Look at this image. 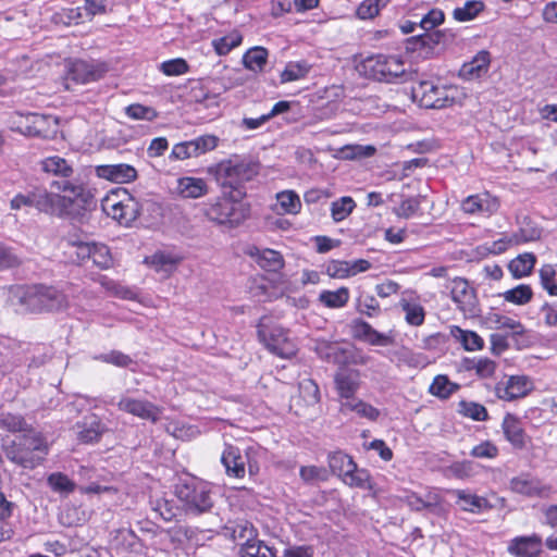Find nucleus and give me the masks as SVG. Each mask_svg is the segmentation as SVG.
<instances>
[{"label": "nucleus", "mask_w": 557, "mask_h": 557, "mask_svg": "<svg viewBox=\"0 0 557 557\" xmlns=\"http://www.w3.org/2000/svg\"><path fill=\"white\" fill-rule=\"evenodd\" d=\"M5 457L24 469L40 466L50 451V444L42 432L34 428L3 445Z\"/></svg>", "instance_id": "obj_1"}, {"label": "nucleus", "mask_w": 557, "mask_h": 557, "mask_svg": "<svg viewBox=\"0 0 557 557\" xmlns=\"http://www.w3.org/2000/svg\"><path fill=\"white\" fill-rule=\"evenodd\" d=\"M259 162L250 157L234 154L219 162L212 169V173L223 190L233 193L237 198H244L245 183L251 181L259 173Z\"/></svg>", "instance_id": "obj_2"}, {"label": "nucleus", "mask_w": 557, "mask_h": 557, "mask_svg": "<svg viewBox=\"0 0 557 557\" xmlns=\"http://www.w3.org/2000/svg\"><path fill=\"white\" fill-rule=\"evenodd\" d=\"M233 193L222 191V196L209 200L205 205L203 213L211 222L225 228H234L248 216L249 210Z\"/></svg>", "instance_id": "obj_3"}, {"label": "nucleus", "mask_w": 557, "mask_h": 557, "mask_svg": "<svg viewBox=\"0 0 557 557\" xmlns=\"http://www.w3.org/2000/svg\"><path fill=\"white\" fill-rule=\"evenodd\" d=\"M175 495L187 515L209 512L214 505L211 485L196 478L181 480L175 486Z\"/></svg>", "instance_id": "obj_4"}, {"label": "nucleus", "mask_w": 557, "mask_h": 557, "mask_svg": "<svg viewBox=\"0 0 557 557\" xmlns=\"http://www.w3.org/2000/svg\"><path fill=\"white\" fill-rule=\"evenodd\" d=\"M359 72L368 78L394 83L407 76L403 60L395 55L375 54L367 57L358 65Z\"/></svg>", "instance_id": "obj_5"}, {"label": "nucleus", "mask_w": 557, "mask_h": 557, "mask_svg": "<svg viewBox=\"0 0 557 557\" xmlns=\"http://www.w3.org/2000/svg\"><path fill=\"white\" fill-rule=\"evenodd\" d=\"M456 90L453 87L436 85L431 81H421L412 86V98L426 109H442L454 103Z\"/></svg>", "instance_id": "obj_6"}, {"label": "nucleus", "mask_w": 557, "mask_h": 557, "mask_svg": "<svg viewBox=\"0 0 557 557\" xmlns=\"http://www.w3.org/2000/svg\"><path fill=\"white\" fill-rule=\"evenodd\" d=\"M52 186L62 191L60 195V215L70 214L74 210L85 209L92 202V195L83 184L66 180L54 181Z\"/></svg>", "instance_id": "obj_7"}, {"label": "nucleus", "mask_w": 557, "mask_h": 557, "mask_svg": "<svg viewBox=\"0 0 557 557\" xmlns=\"http://www.w3.org/2000/svg\"><path fill=\"white\" fill-rule=\"evenodd\" d=\"M108 72V66L99 61L75 60L67 66L65 88L71 89L74 84H88L101 79Z\"/></svg>", "instance_id": "obj_8"}, {"label": "nucleus", "mask_w": 557, "mask_h": 557, "mask_svg": "<svg viewBox=\"0 0 557 557\" xmlns=\"http://www.w3.org/2000/svg\"><path fill=\"white\" fill-rule=\"evenodd\" d=\"M258 337L272 354L282 358H290L296 352L295 345L281 326L269 327L261 320L258 324Z\"/></svg>", "instance_id": "obj_9"}, {"label": "nucleus", "mask_w": 557, "mask_h": 557, "mask_svg": "<svg viewBox=\"0 0 557 557\" xmlns=\"http://www.w3.org/2000/svg\"><path fill=\"white\" fill-rule=\"evenodd\" d=\"M450 295L458 309L467 317H476L480 313L479 300L474 288L468 281L456 277L451 282Z\"/></svg>", "instance_id": "obj_10"}, {"label": "nucleus", "mask_w": 557, "mask_h": 557, "mask_svg": "<svg viewBox=\"0 0 557 557\" xmlns=\"http://www.w3.org/2000/svg\"><path fill=\"white\" fill-rule=\"evenodd\" d=\"M533 389L532 381L525 375H512L495 385L497 398L512 401L525 397Z\"/></svg>", "instance_id": "obj_11"}, {"label": "nucleus", "mask_w": 557, "mask_h": 557, "mask_svg": "<svg viewBox=\"0 0 557 557\" xmlns=\"http://www.w3.org/2000/svg\"><path fill=\"white\" fill-rule=\"evenodd\" d=\"M509 488L517 494L527 497H547L552 491L549 485L544 484L539 478L529 473H521L509 481Z\"/></svg>", "instance_id": "obj_12"}, {"label": "nucleus", "mask_w": 557, "mask_h": 557, "mask_svg": "<svg viewBox=\"0 0 557 557\" xmlns=\"http://www.w3.org/2000/svg\"><path fill=\"white\" fill-rule=\"evenodd\" d=\"M498 208V199L487 191L470 195L461 202V210L470 215L490 216Z\"/></svg>", "instance_id": "obj_13"}, {"label": "nucleus", "mask_w": 557, "mask_h": 557, "mask_svg": "<svg viewBox=\"0 0 557 557\" xmlns=\"http://www.w3.org/2000/svg\"><path fill=\"white\" fill-rule=\"evenodd\" d=\"M117 408L143 420L156 423L161 414V409L146 399H136L123 396L117 403Z\"/></svg>", "instance_id": "obj_14"}, {"label": "nucleus", "mask_w": 557, "mask_h": 557, "mask_svg": "<svg viewBox=\"0 0 557 557\" xmlns=\"http://www.w3.org/2000/svg\"><path fill=\"white\" fill-rule=\"evenodd\" d=\"M58 132V121L51 115L29 113L26 115L25 134L40 138H52Z\"/></svg>", "instance_id": "obj_15"}, {"label": "nucleus", "mask_w": 557, "mask_h": 557, "mask_svg": "<svg viewBox=\"0 0 557 557\" xmlns=\"http://www.w3.org/2000/svg\"><path fill=\"white\" fill-rule=\"evenodd\" d=\"M13 297L17 299L18 305L27 312H42L40 284L17 286L13 290Z\"/></svg>", "instance_id": "obj_16"}, {"label": "nucleus", "mask_w": 557, "mask_h": 557, "mask_svg": "<svg viewBox=\"0 0 557 557\" xmlns=\"http://www.w3.org/2000/svg\"><path fill=\"white\" fill-rule=\"evenodd\" d=\"M96 174L100 178L119 184L129 183L137 177L135 168L125 163L98 165Z\"/></svg>", "instance_id": "obj_17"}, {"label": "nucleus", "mask_w": 557, "mask_h": 557, "mask_svg": "<svg viewBox=\"0 0 557 557\" xmlns=\"http://www.w3.org/2000/svg\"><path fill=\"white\" fill-rule=\"evenodd\" d=\"M445 41L446 34L444 32H425L422 35L408 38L406 50L411 52L419 51L420 54H429L435 46L444 44Z\"/></svg>", "instance_id": "obj_18"}, {"label": "nucleus", "mask_w": 557, "mask_h": 557, "mask_svg": "<svg viewBox=\"0 0 557 557\" xmlns=\"http://www.w3.org/2000/svg\"><path fill=\"white\" fill-rule=\"evenodd\" d=\"M508 550L517 557H537L542 552V539L536 534L517 536L511 540Z\"/></svg>", "instance_id": "obj_19"}, {"label": "nucleus", "mask_w": 557, "mask_h": 557, "mask_svg": "<svg viewBox=\"0 0 557 557\" xmlns=\"http://www.w3.org/2000/svg\"><path fill=\"white\" fill-rule=\"evenodd\" d=\"M221 462L225 467L227 475L237 479L244 478L246 456L242 454L238 447L226 445L221 456Z\"/></svg>", "instance_id": "obj_20"}, {"label": "nucleus", "mask_w": 557, "mask_h": 557, "mask_svg": "<svg viewBox=\"0 0 557 557\" xmlns=\"http://www.w3.org/2000/svg\"><path fill=\"white\" fill-rule=\"evenodd\" d=\"M502 429L505 438L513 448L522 449L525 447L528 436L522 428L521 421L516 416L507 413L504 417Z\"/></svg>", "instance_id": "obj_21"}, {"label": "nucleus", "mask_w": 557, "mask_h": 557, "mask_svg": "<svg viewBox=\"0 0 557 557\" xmlns=\"http://www.w3.org/2000/svg\"><path fill=\"white\" fill-rule=\"evenodd\" d=\"M247 253L265 271L278 272L284 267L283 256L273 249L250 247Z\"/></svg>", "instance_id": "obj_22"}, {"label": "nucleus", "mask_w": 557, "mask_h": 557, "mask_svg": "<svg viewBox=\"0 0 557 557\" xmlns=\"http://www.w3.org/2000/svg\"><path fill=\"white\" fill-rule=\"evenodd\" d=\"M453 495L456 497V504L463 511L481 513L492 507L486 498L465 490H455Z\"/></svg>", "instance_id": "obj_23"}, {"label": "nucleus", "mask_w": 557, "mask_h": 557, "mask_svg": "<svg viewBox=\"0 0 557 557\" xmlns=\"http://www.w3.org/2000/svg\"><path fill=\"white\" fill-rule=\"evenodd\" d=\"M490 63V52L481 50L472 58L471 61L462 64L459 75L465 79L479 78L487 72Z\"/></svg>", "instance_id": "obj_24"}, {"label": "nucleus", "mask_w": 557, "mask_h": 557, "mask_svg": "<svg viewBox=\"0 0 557 557\" xmlns=\"http://www.w3.org/2000/svg\"><path fill=\"white\" fill-rule=\"evenodd\" d=\"M177 193L183 198L196 199L208 193V185L203 178L185 176L177 180Z\"/></svg>", "instance_id": "obj_25"}, {"label": "nucleus", "mask_w": 557, "mask_h": 557, "mask_svg": "<svg viewBox=\"0 0 557 557\" xmlns=\"http://www.w3.org/2000/svg\"><path fill=\"white\" fill-rule=\"evenodd\" d=\"M44 311H60L67 307L66 295L54 286L40 284Z\"/></svg>", "instance_id": "obj_26"}, {"label": "nucleus", "mask_w": 557, "mask_h": 557, "mask_svg": "<svg viewBox=\"0 0 557 557\" xmlns=\"http://www.w3.org/2000/svg\"><path fill=\"white\" fill-rule=\"evenodd\" d=\"M34 208L41 212L60 215V195L48 193L46 189L36 188L32 190Z\"/></svg>", "instance_id": "obj_27"}, {"label": "nucleus", "mask_w": 557, "mask_h": 557, "mask_svg": "<svg viewBox=\"0 0 557 557\" xmlns=\"http://www.w3.org/2000/svg\"><path fill=\"white\" fill-rule=\"evenodd\" d=\"M110 214L121 224L128 225L139 216L140 206L134 199L119 201L112 205Z\"/></svg>", "instance_id": "obj_28"}, {"label": "nucleus", "mask_w": 557, "mask_h": 557, "mask_svg": "<svg viewBox=\"0 0 557 557\" xmlns=\"http://www.w3.org/2000/svg\"><path fill=\"white\" fill-rule=\"evenodd\" d=\"M341 479L349 487L367 491L374 490V482L369 471L363 468H358L356 462L352 465L350 471H347Z\"/></svg>", "instance_id": "obj_29"}, {"label": "nucleus", "mask_w": 557, "mask_h": 557, "mask_svg": "<svg viewBox=\"0 0 557 557\" xmlns=\"http://www.w3.org/2000/svg\"><path fill=\"white\" fill-rule=\"evenodd\" d=\"M301 201L294 190H283L276 194V212L278 214H298Z\"/></svg>", "instance_id": "obj_30"}, {"label": "nucleus", "mask_w": 557, "mask_h": 557, "mask_svg": "<svg viewBox=\"0 0 557 557\" xmlns=\"http://www.w3.org/2000/svg\"><path fill=\"white\" fill-rule=\"evenodd\" d=\"M0 429L10 433H26L33 429L24 416L10 411H0Z\"/></svg>", "instance_id": "obj_31"}, {"label": "nucleus", "mask_w": 557, "mask_h": 557, "mask_svg": "<svg viewBox=\"0 0 557 557\" xmlns=\"http://www.w3.org/2000/svg\"><path fill=\"white\" fill-rule=\"evenodd\" d=\"M149 505L157 517H160L164 521H172L180 511L173 499H168L160 495L151 496Z\"/></svg>", "instance_id": "obj_32"}, {"label": "nucleus", "mask_w": 557, "mask_h": 557, "mask_svg": "<svg viewBox=\"0 0 557 557\" xmlns=\"http://www.w3.org/2000/svg\"><path fill=\"white\" fill-rule=\"evenodd\" d=\"M450 335L468 351L480 350L484 346L483 338L473 331L462 330L454 325L450 327Z\"/></svg>", "instance_id": "obj_33"}, {"label": "nucleus", "mask_w": 557, "mask_h": 557, "mask_svg": "<svg viewBox=\"0 0 557 557\" xmlns=\"http://www.w3.org/2000/svg\"><path fill=\"white\" fill-rule=\"evenodd\" d=\"M536 262V257L532 252H524L512 259L508 269L515 278H521L531 274Z\"/></svg>", "instance_id": "obj_34"}, {"label": "nucleus", "mask_w": 557, "mask_h": 557, "mask_svg": "<svg viewBox=\"0 0 557 557\" xmlns=\"http://www.w3.org/2000/svg\"><path fill=\"white\" fill-rule=\"evenodd\" d=\"M350 293L347 287H339L337 290L324 289L319 294L318 300L326 308L338 309L347 305Z\"/></svg>", "instance_id": "obj_35"}, {"label": "nucleus", "mask_w": 557, "mask_h": 557, "mask_svg": "<svg viewBox=\"0 0 557 557\" xmlns=\"http://www.w3.org/2000/svg\"><path fill=\"white\" fill-rule=\"evenodd\" d=\"M104 429L106 428L101 423L100 419L97 416L91 414L85 418L82 430L78 433V437L84 443H95L99 441Z\"/></svg>", "instance_id": "obj_36"}, {"label": "nucleus", "mask_w": 557, "mask_h": 557, "mask_svg": "<svg viewBox=\"0 0 557 557\" xmlns=\"http://www.w3.org/2000/svg\"><path fill=\"white\" fill-rule=\"evenodd\" d=\"M399 307L405 312V321L411 326H420L425 320V310L418 301L406 298L399 300Z\"/></svg>", "instance_id": "obj_37"}, {"label": "nucleus", "mask_w": 557, "mask_h": 557, "mask_svg": "<svg viewBox=\"0 0 557 557\" xmlns=\"http://www.w3.org/2000/svg\"><path fill=\"white\" fill-rule=\"evenodd\" d=\"M47 485L62 497H67L76 488V483L62 472L50 473L47 476Z\"/></svg>", "instance_id": "obj_38"}, {"label": "nucleus", "mask_w": 557, "mask_h": 557, "mask_svg": "<svg viewBox=\"0 0 557 557\" xmlns=\"http://www.w3.org/2000/svg\"><path fill=\"white\" fill-rule=\"evenodd\" d=\"M268 62V50L253 47L243 55V64L252 72H261Z\"/></svg>", "instance_id": "obj_39"}, {"label": "nucleus", "mask_w": 557, "mask_h": 557, "mask_svg": "<svg viewBox=\"0 0 557 557\" xmlns=\"http://www.w3.org/2000/svg\"><path fill=\"white\" fill-rule=\"evenodd\" d=\"M243 41V36L238 32H232L223 37L212 40V47L216 54L226 55Z\"/></svg>", "instance_id": "obj_40"}, {"label": "nucleus", "mask_w": 557, "mask_h": 557, "mask_svg": "<svg viewBox=\"0 0 557 557\" xmlns=\"http://www.w3.org/2000/svg\"><path fill=\"white\" fill-rule=\"evenodd\" d=\"M41 169L46 173L59 175L64 178L69 177L73 172L72 168L67 164L66 160L58 156L49 157L42 160Z\"/></svg>", "instance_id": "obj_41"}, {"label": "nucleus", "mask_w": 557, "mask_h": 557, "mask_svg": "<svg viewBox=\"0 0 557 557\" xmlns=\"http://www.w3.org/2000/svg\"><path fill=\"white\" fill-rule=\"evenodd\" d=\"M458 412L474 421H486L488 419L487 409L483 405L474 401L461 400L458 404Z\"/></svg>", "instance_id": "obj_42"}, {"label": "nucleus", "mask_w": 557, "mask_h": 557, "mask_svg": "<svg viewBox=\"0 0 557 557\" xmlns=\"http://www.w3.org/2000/svg\"><path fill=\"white\" fill-rule=\"evenodd\" d=\"M310 71V65L302 61V62H288L284 69V71L281 73V83H289L299 81L307 76V74Z\"/></svg>", "instance_id": "obj_43"}, {"label": "nucleus", "mask_w": 557, "mask_h": 557, "mask_svg": "<svg viewBox=\"0 0 557 557\" xmlns=\"http://www.w3.org/2000/svg\"><path fill=\"white\" fill-rule=\"evenodd\" d=\"M335 383L342 398H351L359 387L357 377L350 373L337 374Z\"/></svg>", "instance_id": "obj_44"}, {"label": "nucleus", "mask_w": 557, "mask_h": 557, "mask_svg": "<svg viewBox=\"0 0 557 557\" xmlns=\"http://www.w3.org/2000/svg\"><path fill=\"white\" fill-rule=\"evenodd\" d=\"M459 388L446 375H437L430 385V393L438 398L446 399Z\"/></svg>", "instance_id": "obj_45"}, {"label": "nucleus", "mask_w": 557, "mask_h": 557, "mask_svg": "<svg viewBox=\"0 0 557 557\" xmlns=\"http://www.w3.org/2000/svg\"><path fill=\"white\" fill-rule=\"evenodd\" d=\"M356 202L349 196H344L331 203V215L335 222L345 220L355 209Z\"/></svg>", "instance_id": "obj_46"}, {"label": "nucleus", "mask_w": 557, "mask_h": 557, "mask_svg": "<svg viewBox=\"0 0 557 557\" xmlns=\"http://www.w3.org/2000/svg\"><path fill=\"white\" fill-rule=\"evenodd\" d=\"M484 3L480 0H469L462 7L456 8L453 16L458 22H468L473 20L482 10Z\"/></svg>", "instance_id": "obj_47"}, {"label": "nucleus", "mask_w": 557, "mask_h": 557, "mask_svg": "<svg viewBox=\"0 0 557 557\" xmlns=\"http://www.w3.org/2000/svg\"><path fill=\"white\" fill-rule=\"evenodd\" d=\"M503 297L506 301L523 306L531 301L533 297L532 288L529 285L520 284L515 288L506 290L503 294Z\"/></svg>", "instance_id": "obj_48"}, {"label": "nucleus", "mask_w": 557, "mask_h": 557, "mask_svg": "<svg viewBox=\"0 0 557 557\" xmlns=\"http://www.w3.org/2000/svg\"><path fill=\"white\" fill-rule=\"evenodd\" d=\"M354 463V459L343 451H335L329 455V466L339 478L347 473V471H350Z\"/></svg>", "instance_id": "obj_49"}, {"label": "nucleus", "mask_w": 557, "mask_h": 557, "mask_svg": "<svg viewBox=\"0 0 557 557\" xmlns=\"http://www.w3.org/2000/svg\"><path fill=\"white\" fill-rule=\"evenodd\" d=\"M394 356L399 364H406L411 368L423 367L426 364V357L424 355L413 352L406 347H401L394 351Z\"/></svg>", "instance_id": "obj_50"}, {"label": "nucleus", "mask_w": 557, "mask_h": 557, "mask_svg": "<svg viewBox=\"0 0 557 557\" xmlns=\"http://www.w3.org/2000/svg\"><path fill=\"white\" fill-rule=\"evenodd\" d=\"M242 557H274L273 550L260 541L247 542L240 548Z\"/></svg>", "instance_id": "obj_51"}, {"label": "nucleus", "mask_w": 557, "mask_h": 557, "mask_svg": "<svg viewBox=\"0 0 557 557\" xmlns=\"http://www.w3.org/2000/svg\"><path fill=\"white\" fill-rule=\"evenodd\" d=\"M540 282L542 287L550 295L556 296L557 295V272L554 265L552 264H544L540 271Z\"/></svg>", "instance_id": "obj_52"}, {"label": "nucleus", "mask_w": 557, "mask_h": 557, "mask_svg": "<svg viewBox=\"0 0 557 557\" xmlns=\"http://www.w3.org/2000/svg\"><path fill=\"white\" fill-rule=\"evenodd\" d=\"M299 395L309 406H313L320 401L319 386L311 379H305L299 382Z\"/></svg>", "instance_id": "obj_53"}, {"label": "nucleus", "mask_w": 557, "mask_h": 557, "mask_svg": "<svg viewBox=\"0 0 557 557\" xmlns=\"http://www.w3.org/2000/svg\"><path fill=\"white\" fill-rule=\"evenodd\" d=\"M77 18L91 20L96 15L107 12V0H85L84 7L78 8Z\"/></svg>", "instance_id": "obj_54"}, {"label": "nucleus", "mask_w": 557, "mask_h": 557, "mask_svg": "<svg viewBox=\"0 0 557 557\" xmlns=\"http://www.w3.org/2000/svg\"><path fill=\"white\" fill-rule=\"evenodd\" d=\"M95 359L119 368H127L134 363L133 359L128 355L120 350H111L107 354H101L96 356Z\"/></svg>", "instance_id": "obj_55"}, {"label": "nucleus", "mask_w": 557, "mask_h": 557, "mask_svg": "<svg viewBox=\"0 0 557 557\" xmlns=\"http://www.w3.org/2000/svg\"><path fill=\"white\" fill-rule=\"evenodd\" d=\"M467 369H473L480 377L487 379L495 373L496 363L488 358L472 359L469 361Z\"/></svg>", "instance_id": "obj_56"}, {"label": "nucleus", "mask_w": 557, "mask_h": 557, "mask_svg": "<svg viewBox=\"0 0 557 557\" xmlns=\"http://www.w3.org/2000/svg\"><path fill=\"white\" fill-rule=\"evenodd\" d=\"M490 321L493 322L498 330H509L513 334H522L524 332V326L520 321L507 315L495 313L490 318Z\"/></svg>", "instance_id": "obj_57"}, {"label": "nucleus", "mask_w": 557, "mask_h": 557, "mask_svg": "<svg viewBox=\"0 0 557 557\" xmlns=\"http://www.w3.org/2000/svg\"><path fill=\"white\" fill-rule=\"evenodd\" d=\"M387 0H363L357 8V16L361 20H369L376 16Z\"/></svg>", "instance_id": "obj_58"}, {"label": "nucleus", "mask_w": 557, "mask_h": 557, "mask_svg": "<svg viewBox=\"0 0 557 557\" xmlns=\"http://www.w3.org/2000/svg\"><path fill=\"white\" fill-rule=\"evenodd\" d=\"M125 114L132 120H146L152 121L157 117L158 113L151 107H146L139 103H133L125 108Z\"/></svg>", "instance_id": "obj_59"}, {"label": "nucleus", "mask_w": 557, "mask_h": 557, "mask_svg": "<svg viewBox=\"0 0 557 557\" xmlns=\"http://www.w3.org/2000/svg\"><path fill=\"white\" fill-rule=\"evenodd\" d=\"M194 150L196 153V157H199L201 154H205L209 151H212L216 148L219 138L214 135H201L199 137H196L191 139Z\"/></svg>", "instance_id": "obj_60"}, {"label": "nucleus", "mask_w": 557, "mask_h": 557, "mask_svg": "<svg viewBox=\"0 0 557 557\" xmlns=\"http://www.w3.org/2000/svg\"><path fill=\"white\" fill-rule=\"evenodd\" d=\"M92 251L91 260L95 265L102 270H107L112 267L113 260L108 246L103 244H96Z\"/></svg>", "instance_id": "obj_61"}, {"label": "nucleus", "mask_w": 557, "mask_h": 557, "mask_svg": "<svg viewBox=\"0 0 557 557\" xmlns=\"http://www.w3.org/2000/svg\"><path fill=\"white\" fill-rule=\"evenodd\" d=\"M188 64L184 59L177 58L161 63L160 70L166 76H178L188 72Z\"/></svg>", "instance_id": "obj_62"}, {"label": "nucleus", "mask_w": 557, "mask_h": 557, "mask_svg": "<svg viewBox=\"0 0 557 557\" xmlns=\"http://www.w3.org/2000/svg\"><path fill=\"white\" fill-rule=\"evenodd\" d=\"M300 478L306 483H315L327 480V470L323 467L317 466H305L300 468Z\"/></svg>", "instance_id": "obj_63"}, {"label": "nucleus", "mask_w": 557, "mask_h": 557, "mask_svg": "<svg viewBox=\"0 0 557 557\" xmlns=\"http://www.w3.org/2000/svg\"><path fill=\"white\" fill-rule=\"evenodd\" d=\"M498 447L490 442V441H484L478 445H475L471 451H470V456H472L473 458H480V459H494L498 456Z\"/></svg>", "instance_id": "obj_64"}]
</instances>
